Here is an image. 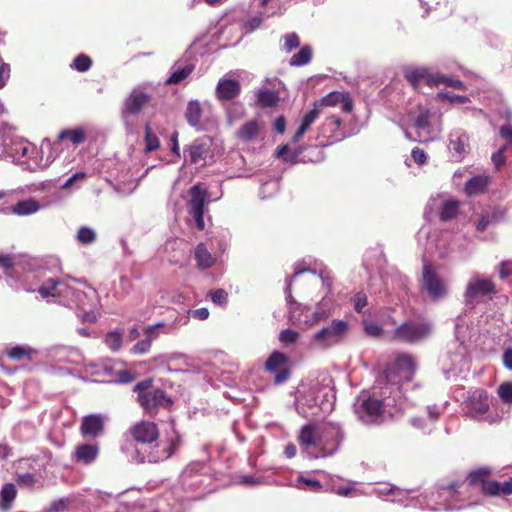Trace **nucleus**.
Wrapping results in <instances>:
<instances>
[{"mask_svg": "<svg viewBox=\"0 0 512 512\" xmlns=\"http://www.w3.org/2000/svg\"><path fill=\"white\" fill-rule=\"evenodd\" d=\"M411 157L413 158L414 162L423 165L427 161V155L424 150L415 147L411 152Z\"/></svg>", "mask_w": 512, "mask_h": 512, "instance_id": "nucleus-59", "label": "nucleus"}, {"mask_svg": "<svg viewBox=\"0 0 512 512\" xmlns=\"http://www.w3.org/2000/svg\"><path fill=\"white\" fill-rule=\"evenodd\" d=\"M188 152L189 161L192 164L205 162L208 153L210 152V145L205 138L195 139L189 146L185 148Z\"/></svg>", "mask_w": 512, "mask_h": 512, "instance_id": "nucleus-19", "label": "nucleus"}, {"mask_svg": "<svg viewBox=\"0 0 512 512\" xmlns=\"http://www.w3.org/2000/svg\"><path fill=\"white\" fill-rule=\"evenodd\" d=\"M11 68L7 63H2L0 65V88L5 87L7 81L10 78Z\"/></svg>", "mask_w": 512, "mask_h": 512, "instance_id": "nucleus-58", "label": "nucleus"}, {"mask_svg": "<svg viewBox=\"0 0 512 512\" xmlns=\"http://www.w3.org/2000/svg\"><path fill=\"white\" fill-rule=\"evenodd\" d=\"M260 126L258 121L250 120L244 123L237 131L236 137L244 142L256 139L259 135Z\"/></svg>", "mask_w": 512, "mask_h": 512, "instance_id": "nucleus-27", "label": "nucleus"}, {"mask_svg": "<svg viewBox=\"0 0 512 512\" xmlns=\"http://www.w3.org/2000/svg\"><path fill=\"white\" fill-rule=\"evenodd\" d=\"M98 447L91 444H81L75 449L74 456L77 462L89 464L96 459Z\"/></svg>", "mask_w": 512, "mask_h": 512, "instance_id": "nucleus-28", "label": "nucleus"}, {"mask_svg": "<svg viewBox=\"0 0 512 512\" xmlns=\"http://www.w3.org/2000/svg\"><path fill=\"white\" fill-rule=\"evenodd\" d=\"M489 177L477 175L469 179L465 184V192L468 196H476L482 194L487 189Z\"/></svg>", "mask_w": 512, "mask_h": 512, "instance_id": "nucleus-26", "label": "nucleus"}, {"mask_svg": "<svg viewBox=\"0 0 512 512\" xmlns=\"http://www.w3.org/2000/svg\"><path fill=\"white\" fill-rule=\"evenodd\" d=\"M194 258L197 263V267L200 269L211 268L215 262V257L208 251L204 243H199L194 252Z\"/></svg>", "mask_w": 512, "mask_h": 512, "instance_id": "nucleus-25", "label": "nucleus"}, {"mask_svg": "<svg viewBox=\"0 0 512 512\" xmlns=\"http://www.w3.org/2000/svg\"><path fill=\"white\" fill-rule=\"evenodd\" d=\"M190 214L193 216L196 226L199 230L205 227L204 212L208 202V193L200 184H196L190 188Z\"/></svg>", "mask_w": 512, "mask_h": 512, "instance_id": "nucleus-10", "label": "nucleus"}, {"mask_svg": "<svg viewBox=\"0 0 512 512\" xmlns=\"http://www.w3.org/2000/svg\"><path fill=\"white\" fill-rule=\"evenodd\" d=\"M422 284L433 300L443 298L447 294L444 281L436 273L433 265L425 262L422 271Z\"/></svg>", "mask_w": 512, "mask_h": 512, "instance_id": "nucleus-9", "label": "nucleus"}, {"mask_svg": "<svg viewBox=\"0 0 512 512\" xmlns=\"http://www.w3.org/2000/svg\"><path fill=\"white\" fill-rule=\"evenodd\" d=\"M438 98L441 100H448L451 103L464 104L468 101V97L462 95H456L450 92L438 93Z\"/></svg>", "mask_w": 512, "mask_h": 512, "instance_id": "nucleus-49", "label": "nucleus"}, {"mask_svg": "<svg viewBox=\"0 0 512 512\" xmlns=\"http://www.w3.org/2000/svg\"><path fill=\"white\" fill-rule=\"evenodd\" d=\"M431 333V325L426 322H404L393 332V339L406 343H416L427 338Z\"/></svg>", "mask_w": 512, "mask_h": 512, "instance_id": "nucleus-6", "label": "nucleus"}, {"mask_svg": "<svg viewBox=\"0 0 512 512\" xmlns=\"http://www.w3.org/2000/svg\"><path fill=\"white\" fill-rule=\"evenodd\" d=\"M104 429L103 419L100 415H89L83 418L80 430L84 436H97Z\"/></svg>", "mask_w": 512, "mask_h": 512, "instance_id": "nucleus-23", "label": "nucleus"}, {"mask_svg": "<svg viewBox=\"0 0 512 512\" xmlns=\"http://www.w3.org/2000/svg\"><path fill=\"white\" fill-rule=\"evenodd\" d=\"M497 394L504 403L512 404V382L502 383L497 389Z\"/></svg>", "mask_w": 512, "mask_h": 512, "instance_id": "nucleus-44", "label": "nucleus"}, {"mask_svg": "<svg viewBox=\"0 0 512 512\" xmlns=\"http://www.w3.org/2000/svg\"><path fill=\"white\" fill-rule=\"evenodd\" d=\"M106 345L113 351H117L122 344V335L118 332H109L105 337Z\"/></svg>", "mask_w": 512, "mask_h": 512, "instance_id": "nucleus-46", "label": "nucleus"}, {"mask_svg": "<svg viewBox=\"0 0 512 512\" xmlns=\"http://www.w3.org/2000/svg\"><path fill=\"white\" fill-rule=\"evenodd\" d=\"M288 301L289 303L291 304L290 308H289V312H290V321L294 324V325H299L301 323V319L300 317L296 314V310L297 308L300 307V304L295 302V301H292V297L291 295L288 296Z\"/></svg>", "mask_w": 512, "mask_h": 512, "instance_id": "nucleus-56", "label": "nucleus"}, {"mask_svg": "<svg viewBox=\"0 0 512 512\" xmlns=\"http://www.w3.org/2000/svg\"><path fill=\"white\" fill-rule=\"evenodd\" d=\"M404 78L415 90L422 82L429 87H436L435 74L430 73L426 67L408 66L404 69Z\"/></svg>", "mask_w": 512, "mask_h": 512, "instance_id": "nucleus-13", "label": "nucleus"}, {"mask_svg": "<svg viewBox=\"0 0 512 512\" xmlns=\"http://www.w3.org/2000/svg\"><path fill=\"white\" fill-rule=\"evenodd\" d=\"M133 391L137 393V402L149 415H156L160 409H169L173 401L161 388H153L151 378L138 382Z\"/></svg>", "mask_w": 512, "mask_h": 512, "instance_id": "nucleus-2", "label": "nucleus"}, {"mask_svg": "<svg viewBox=\"0 0 512 512\" xmlns=\"http://www.w3.org/2000/svg\"><path fill=\"white\" fill-rule=\"evenodd\" d=\"M349 332V323L344 320L334 319L329 325L316 332L311 343L321 349H328L341 343Z\"/></svg>", "mask_w": 512, "mask_h": 512, "instance_id": "nucleus-3", "label": "nucleus"}, {"mask_svg": "<svg viewBox=\"0 0 512 512\" xmlns=\"http://www.w3.org/2000/svg\"><path fill=\"white\" fill-rule=\"evenodd\" d=\"M145 151L152 152L157 150L160 147V140L157 135L152 131L150 125L147 123L145 125Z\"/></svg>", "mask_w": 512, "mask_h": 512, "instance_id": "nucleus-38", "label": "nucleus"}, {"mask_svg": "<svg viewBox=\"0 0 512 512\" xmlns=\"http://www.w3.org/2000/svg\"><path fill=\"white\" fill-rule=\"evenodd\" d=\"M313 106H314L313 109L309 110L307 113L304 114V116L301 120L300 126L298 127L295 134L292 136V139H291L292 142H294V143L298 142L304 136V134L309 130L311 125L313 123H315V121L319 118L320 109L318 107V104H316L314 102Z\"/></svg>", "mask_w": 512, "mask_h": 512, "instance_id": "nucleus-22", "label": "nucleus"}, {"mask_svg": "<svg viewBox=\"0 0 512 512\" xmlns=\"http://www.w3.org/2000/svg\"><path fill=\"white\" fill-rule=\"evenodd\" d=\"M210 298L213 303L223 306L227 304L228 301V293L224 289H216L212 290L209 293Z\"/></svg>", "mask_w": 512, "mask_h": 512, "instance_id": "nucleus-48", "label": "nucleus"}, {"mask_svg": "<svg viewBox=\"0 0 512 512\" xmlns=\"http://www.w3.org/2000/svg\"><path fill=\"white\" fill-rule=\"evenodd\" d=\"M202 112L201 104L198 101H189L185 111V118L188 124L192 127H198L200 125Z\"/></svg>", "mask_w": 512, "mask_h": 512, "instance_id": "nucleus-30", "label": "nucleus"}, {"mask_svg": "<svg viewBox=\"0 0 512 512\" xmlns=\"http://www.w3.org/2000/svg\"><path fill=\"white\" fill-rule=\"evenodd\" d=\"M505 149H506V146L499 149L497 152L493 153V155H492L491 159H492V162L495 165V168L497 170L500 169V167L502 165H504V163H505V155H504Z\"/></svg>", "mask_w": 512, "mask_h": 512, "instance_id": "nucleus-60", "label": "nucleus"}, {"mask_svg": "<svg viewBox=\"0 0 512 512\" xmlns=\"http://www.w3.org/2000/svg\"><path fill=\"white\" fill-rule=\"evenodd\" d=\"M92 66V60L85 54H80L73 60L71 67L79 72H86Z\"/></svg>", "mask_w": 512, "mask_h": 512, "instance_id": "nucleus-42", "label": "nucleus"}, {"mask_svg": "<svg viewBox=\"0 0 512 512\" xmlns=\"http://www.w3.org/2000/svg\"><path fill=\"white\" fill-rule=\"evenodd\" d=\"M469 137L464 133H456L451 135L450 146L452 150L455 152L462 154L466 152V148L468 147Z\"/></svg>", "mask_w": 512, "mask_h": 512, "instance_id": "nucleus-37", "label": "nucleus"}, {"mask_svg": "<svg viewBox=\"0 0 512 512\" xmlns=\"http://www.w3.org/2000/svg\"><path fill=\"white\" fill-rule=\"evenodd\" d=\"M151 101V95L141 90H133L124 101L122 116L138 115Z\"/></svg>", "mask_w": 512, "mask_h": 512, "instance_id": "nucleus-14", "label": "nucleus"}, {"mask_svg": "<svg viewBox=\"0 0 512 512\" xmlns=\"http://www.w3.org/2000/svg\"><path fill=\"white\" fill-rule=\"evenodd\" d=\"M416 365L414 359L409 354H400L396 357L395 362L388 367L385 372L386 380L394 385H401L410 382L415 374Z\"/></svg>", "mask_w": 512, "mask_h": 512, "instance_id": "nucleus-5", "label": "nucleus"}, {"mask_svg": "<svg viewBox=\"0 0 512 512\" xmlns=\"http://www.w3.org/2000/svg\"><path fill=\"white\" fill-rule=\"evenodd\" d=\"M79 243L89 245L96 240V233L90 227H81L76 236Z\"/></svg>", "mask_w": 512, "mask_h": 512, "instance_id": "nucleus-40", "label": "nucleus"}, {"mask_svg": "<svg viewBox=\"0 0 512 512\" xmlns=\"http://www.w3.org/2000/svg\"><path fill=\"white\" fill-rule=\"evenodd\" d=\"M241 92L240 82L235 79H220L216 87V96L219 100H232Z\"/></svg>", "mask_w": 512, "mask_h": 512, "instance_id": "nucleus-20", "label": "nucleus"}, {"mask_svg": "<svg viewBox=\"0 0 512 512\" xmlns=\"http://www.w3.org/2000/svg\"><path fill=\"white\" fill-rule=\"evenodd\" d=\"M383 413V401L371 396L363 400L358 409L360 418L367 423L375 422Z\"/></svg>", "mask_w": 512, "mask_h": 512, "instance_id": "nucleus-15", "label": "nucleus"}, {"mask_svg": "<svg viewBox=\"0 0 512 512\" xmlns=\"http://www.w3.org/2000/svg\"><path fill=\"white\" fill-rule=\"evenodd\" d=\"M344 433L339 424L329 422L320 427L319 450L313 458L332 456L339 449Z\"/></svg>", "mask_w": 512, "mask_h": 512, "instance_id": "nucleus-4", "label": "nucleus"}, {"mask_svg": "<svg viewBox=\"0 0 512 512\" xmlns=\"http://www.w3.org/2000/svg\"><path fill=\"white\" fill-rule=\"evenodd\" d=\"M264 369L266 372L274 374V383L280 385L285 383L291 376L289 358L281 351H273L267 358Z\"/></svg>", "mask_w": 512, "mask_h": 512, "instance_id": "nucleus-7", "label": "nucleus"}, {"mask_svg": "<svg viewBox=\"0 0 512 512\" xmlns=\"http://www.w3.org/2000/svg\"><path fill=\"white\" fill-rule=\"evenodd\" d=\"M319 109L321 107H335L341 104V110L345 113H350L353 110V100L349 93L333 91L320 100L315 101Z\"/></svg>", "mask_w": 512, "mask_h": 512, "instance_id": "nucleus-16", "label": "nucleus"}, {"mask_svg": "<svg viewBox=\"0 0 512 512\" xmlns=\"http://www.w3.org/2000/svg\"><path fill=\"white\" fill-rule=\"evenodd\" d=\"M117 382L121 384L131 383L135 379V375L126 369H121L116 372Z\"/></svg>", "mask_w": 512, "mask_h": 512, "instance_id": "nucleus-55", "label": "nucleus"}, {"mask_svg": "<svg viewBox=\"0 0 512 512\" xmlns=\"http://www.w3.org/2000/svg\"><path fill=\"white\" fill-rule=\"evenodd\" d=\"M69 139L74 145H79L86 140V132L83 128L64 129L58 135V141Z\"/></svg>", "mask_w": 512, "mask_h": 512, "instance_id": "nucleus-33", "label": "nucleus"}, {"mask_svg": "<svg viewBox=\"0 0 512 512\" xmlns=\"http://www.w3.org/2000/svg\"><path fill=\"white\" fill-rule=\"evenodd\" d=\"M512 275V262L503 261L499 265V276L501 279H506Z\"/></svg>", "mask_w": 512, "mask_h": 512, "instance_id": "nucleus-62", "label": "nucleus"}, {"mask_svg": "<svg viewBox=\"0 0 512 512\" xmlns=\"http://www.w3.org/2000/svg\"><path fill=\"white\" fill-rule=\"evenodd\" d=\"M299 482L303 483L305 485V488L311 491H318L322 488L321 483L316 479H307L304 477H300Z\"/></svg>", "mask_w": 512, "mask_h": 512, "instance_id": "nucleus-61", "label": "nucleus"}, {"mask_svg": "<svg viewBox=\"0 0 512 512\" xmlns=\"http://www.w3.org/2000/svg\"><path fill=\"white\" fill-rule=\"evenodd\" d=\"M193 71L191 66H185L181 69L174 71L167 79V84H178L185 80Z\"/></svg>", "mask_w": 512, "mask_h": 512, "instance_id": "nucleus-41", "label": "nucleus"}, {"mask_svg": "<svg viewBox=\"0 0 512 512\" xmlns=\"http://www.w3.org/2000/svg\"><path fill=\"white\" fill-rule=\"evenodd\" d=\"M492 474V469L489 467H480L476 470L471 471L467 478L466 482L469 486L481 487V493L485 495V489L488 484L491 483V480H488L489 476Z\"/></svg>", "mask_w": 512, "mask_h": 512, "instance_id": "nucleus-21", "label": "nucleus"}, {"mask_svg": "<svg viewBox=\"0 0 512 512\" xmlns=\"http://www.w3.org/2000/svg\"><path fill=\"white\" fill-rule=\"evenodd\" d=\"M502 362L505 368L512 370V347L505 349L502 356Z\"/></svg>", "mask_w": 512, "mask_h": 512, "instance_id": "nucleus-64", "label": "nucleus"}, {"mask_svg": "<svg viewBox=\"0 0 512 512\" xmlns=\"http://www.w3.org/2000/svg\"><path fill=\"white\" fill-rule=\"evenodd\" d=\"M15 265V258L10 254H0V267L12 269Z\"/></svg>", "mask_w": 512, "mask_h": 512, "instance_id": "nucleus-63", "label": "nucleus"}, {"mask_svg": "<svg viewBox=\"0 0 512 512\" xmlns=\"http://www.w3.org/2000/svg\"><path fill=\"white\" fill-rule=\"evenodd\" d=\"M300 338L299 332L293 329H284L279 333V341L284 345H291L296 343Z\"/></svg>", "mask_w": 512, "mask_h": 512, "instance_id": "nucleus-43", "label": "nucleus"}, {"mask_svg": "<svg viewBox=\"0 0 512 512\" xmlns=\"http://www.w3.org/2000/svg\"><path fill=\"white\" fill-rule=\"evenodd\" d=\"M459 212V201L449 199L442 203L439 208V218L441 221L446 222L457 216Z\"/></svg>", "mask_w": 512, "mask_h": 512, "instance_id": "nucleus-32", "label": "nucleus"}, {"mask_svg": "<svg viewBox=\"0 0 512 512\" xmlns=\"http://www.w3.org/2000/svg\"><path fill=\"white\" fill-rule=\"evenodd\" d=\"M279 102L278 93L268 89H261L257 93V104L262 108L274 107Z\"/></svg>", "mask_w": 512, "mask_h": 512, "instance_id": "nucleus-34", "label": "nucleus"}, {"mask_svg": "<svg viewBox=\"0 0 512 512\" xmlns=\"http://www.w3.org/2000/svg\"><path fill=\"white\" fill-rule=\"evenodd\" d=\"M40 209V204L37 200L29 198L19 201L12 208L11 212L19 216H27L36 213Z\"/></svg>", "mask_w": 512, "mask_h": 512, "instance_id": "nucleus-29", "label": "nucleus"}, {"mask_svg": "<svg viewBox=\"0 0 512 512\" xmlns=\"http://www.w3.org/2000/svg\"><path fill=\"white\" fill-rule=\"evenodd\" d=\"M341 125L342 120L339 117H327L319 129L317 137L319 145L326 147L344 139L345 134L340 129Z\"/></svg>", "mask_w": 512, "mask_h": 512, "instance_id": "nucleus-11", "label": "nucleus"}, {"mask_svg": "<svg viewBox=\"0 0 512 512\" xmlns=\"http://www.w3.org/2000/svg\"><path fill=\"white\" fill-rule=\"evenodd\" d=\"M489 408V395L484 389H476L472 391L465 401L466 412L474 419L486 414L489 411Z\"/></svg>", "mask_w": 512, "mask_h": 512, "instance_id": "nucleus-12", "label": "nucleus"}, {"mask_svg": "<svg viewBox=\"0 0 512 512\" xmlns=\"http://www.w3.org/2000/svg\"><path fill=\"white\" fill-rule=\"evenodd\" d=\"M127 436L137 446L135 459L139 463L157 464L171 458L179 449V436L159 442L158 425L149 420H140L129 427Z\"/></svg>", "mask_w": 512, "mask_h": 512, "instance_id": "nucleus-1", "label": "nucleus"}, {"mask_svg": "<svg viewBox=\"0 0 512 512\" xmlns=\"http://www.w3.org/2000/svg\"><path fill=\"white\" fill-rule=\"evenodd\" d=\"M305 311V324L308 326H313L317 324L319 321L327 317V313L324 311H313L310 313V309H304Z\"/></svg>", "mask_w": 512, "mask_h": 512, "instance_id": "nucleus-45", "label": "nucleus"}, {"mask_svg": "<svg viewBox=\"0 0 512 512\" xmlns=\"http://www.w3.org/2000/svg\"><path fill=\"white\" fill-rule=\"evenodd\" d=\"M37 291L44 299L49 297L67 298L71 295H75L77 299H80V297L84 296L83 292H75L64 280L56 278H48L43 281Z\"/></svg>", "mask_w": 512, "mask_h": 512, "instance_id": "nucleus-8", "label": "nucleus"}, {"mask_svg": "<svg viewBox=\"0 0 512 512\" xmlns=\"http://www.w3.org/2000/svg\"><path fill=\"white\" fill-rule=\"evenodd\" d=\"M364 330L367 335L378 338L382 336L384 330L383 328L374 322H365L364 323Z\"/></svg>", "mask_w": 512, "mask_h": 512, "instance_id": "nucleus-51", "label": "nucleus"}, {"mask_svg": "<svg viewBox=\"0 0 512 512\" xmlns=\"http://www.w3.org/2000/svg\"><path fill=\"white\" fill-rule=\"evenodd\" d=\"M354 309L358 313H362L363 309L368 305L367 295L363 292H358L353 297Z\"/></svg>", "mask_w": 512, "mask_h": 512, "instance_id": "nucleus-53", "label": "nucleus"}, {"mask_svg": "<svg viewBox=\"0 0 512 512\" xmlns=\"http://www.w3.org/2000/svg\"><path fill=\"white\" fill-rule=\"evenodd\" d=\"M312 58V49L310 46H303L297 53L290 58L291 66H303L308 64Z\"/></svg>", "mask_w": 512, "mask_h": 512, "instance_id": "nucleus-36", "label": "nucleus"}, {"mask_svg": "<svg viewBox=\"0 0 512 512\" xmlns=\"http://www.w3.org/2000/svg\"><path fill=\"white\" fill-rule=\"evenodd\" d=\"M435 79H436V86H438L440 84H444V85L454 88V89L466 90V85L460 79H454L452 77L445 76L442 74H435Z\"/></svg>", "mask_w": 512, "mask_h": 512, "instance_id": "nucleus-39", "label": "nucleus"}, {"mask_svg": "<svg viewBox=\"0 0 512 512\" xmlns=\"http://www.w3.org/2000/svg\"><path fill=\"white\" fill-rule=\"evenodd\" d=\"M320 426L316 423L304 425L298 434L297 441L302 450L315 447L319 450Z\"/></svg>", "mask_w": 512, "mask_h": 512, "instance_id": "nucleus-17", "label": "nucleus"}, {"mask_svg": "<svg viewBox=\"0 0 512 512\" xmlns=\"http://www.w3.org/2000/svg\"><path fill=\"white\" fill-rule=\"evenodd\" d=\"M305 149H307V146L303 145L297 147L293 151H289L288 154L284 156V161L289 162L291 164H296L300 162L302 160L301 155Z\"/></svg>", "mask_w": 512, "mask_h": 512, "instance_id": "nucleus-50", "label": "nucleus"}, {"mask_svg": "<svg viewBox=\"0 0 512 512\" xmlns=\"http://www.w3.org/2000/svg\"><path fill=\"white\" fill-rule=\"evenodd\" d=\"M496 293L495 283L488 278L476 279L470 281L466 287V301H473L479 295H489Z\"/></svg>", "mask_w": 512, "mask_h": 512, "instance_id": "nucleus-18", "label": "nucleus"}, {"mask_svg": "<svg viewBox=\"0 0 512 512\" xmlns=\"http://www.w3.org/2000/svg\"><path fill=\"white\" fill-rule=\"evenodd\" d=\"M495 219V216L490 215L488 212L482 213L481 218L476 224L477 231L484 232L487 229L488 225Z\"/></svg>", "mask_w": 512, "mask_h": 512, "instance_id": "nucleus-54", "label": "nucleus"}, {"mask_svg": "<svg viewBox=\"0 0 512 512\" xmlns=\"http://www.w3.org/2000/svg\"><path fill=\"white\" fill-rule=\"evenodd\" d=\"M283 40V47L287 53L291 52L293 49L299 47L300 45L299 36L295 32L284 35Z\"/></svg>", "mask_w": 512, "mask_h": 512, "instance_id": "nucleus-47", "label": "nucleus"}, {"mask_svg": "<svg viewBox=\"0 0 512 512\" xmlns=\"http://www.w3.org/2000/svg\"><path fill=\"white\" fill-rule=\"evenodd\" d=\"M430 113L428 110L421 112L415 119L414 125L417 129H427L430 126Z\"/></svg>", "mask_w": 512, "mask_h": 512, "instance_id": "nucleus-52", "label": "nucleus"}, {"mask_svg": "<svg viewBox=\"0 0 512 512\" xmlns=\"http://www.w3.org/2000/svg\"><path fill=\"white\" fill-rule=\"evenodd\" d=\"M17 491L12 483L5 484L0 492V496L2 499L1 508L4 511H8L11 508L12 502L16 497Z\"/></svg>", "mask_w": 512, "mask_h": 512, "instance_id": "nucleus-35", "label": "nucleus"}, {"mask_svg": "<svg viewBox=\"0 0 512 512\" xmlns=\"http://www.w3.org/2000/svg\"><path fill=\"white\" fill-rule=\"evenodd\" d=\"M151 347V343H150V339H143L139 342H137L133 348H132V352L134 354H144L146 352L149 351Z\"/></svg>", "mask_w": 512, "mask_h": 512, "instance_id": "nucleus-57", "label": "nucleus"}, {"mask_svg": "<svg viewBox=\"0 0 512 512\" xmlns=\"http://www.w3.org/2000/svg\"><path fill=\"white\" fill-rule=\"evenodd\" d=\"M7 356L16 361L28 360L31 361L33 356L37 354V351L29 346H14L7 350Z\"/></svg>", "mask_w": 512, "mask_h": 512, "instance_id": "nucleus-31", "label": "nucleus"}, {"mask_svg": "<svg viewBox=\"0 0 512 512\" xmlns=\"http://www.w3.org/2000/svg\"><path fill=\"white\" fill-rule=\"evenodd\" d=\"M485 490V496H510L512 495V477L504 482L491 480Z\"/></svg>", "mask_w": 512, "mask_h": 512, "instance_id": "nucleus-24", "label": "nucleus"}]
</instances>
